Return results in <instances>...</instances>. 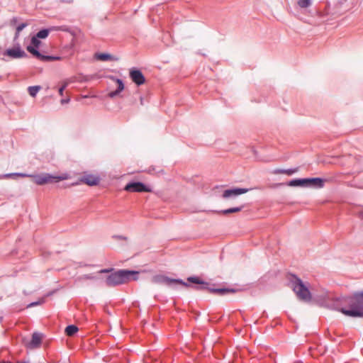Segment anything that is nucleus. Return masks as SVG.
<instances>
[{
    "mask_svg": "<svg viewBox=\"0 0 363 363\" xmlns=\"http://www.w3.org/2000/svg\"><path fill=\"white\" fill-rule=\"evenodd\" d=\"M315 13L318 15L319 16H322L321 13L318 11H315Z\"/></svg>",
    "mask_w": 363,
    "mask_h": 363,
    "instance_id": "obj_36",
    "label": "nucleus"
},
{
    "mask_svg": "<svg viewBox=\"0 0 363 363\" xmlns=\"http://www.w3.org/2000/svg\"><path fill=\"white\" fill-rule=\"evenodd\" d=\"M51 30L69 31V28L66 26H55L50 28H43L40 30L35 35L39 39H45Z\"/></svg>",
    "mask_w": 363,
    "mask_h": 363,
    "instance_id": "obj_12",
    "label": "nucleus"
},
{
    "mask_svg": "<svg viewBox=\"0 0 363 363\" xmlns=\"http://www.w3.org/2000/svg\"><path fill=\"white\" fill-rule=\"evenodd\" d=\"M2 320H3V318L0 317V323L2 321Z\"/></svg>",
    "mask_w": 363,
    "mask_h": 363,
    "instance_id": "obj_40",
    "label": "nucleus"
},
{
    "mask_svg": "<svg viewBox=\"0 0 363 363\" xmlns=\"http://www.w3.org/2000/svg\"><path fill=\"white\" fill-rule=\"evenodd\" d=\"M17 175L15 173H9V174H2V175H0V179H9V178H15L16 177Z\"/></svg>",
    "mask_w": 363,
    "mask_h": 363,
    "instance_id": "obj_24",
    "label": "nucleus"
},
{
    "mask_svg": "<svg viewBox=\"0 0 363 363\" xmlns=\"http://www.w3.org/2000/svg\"><path fill=\"white\" fill-rule=\"evenodd\" d=\"M19 36H20V31H17L16 30V32L14 33V36H13V45H15V43H18V40Z\"/></svg>",
    "mask_w": 363,
    "mask_h": 363,
    "instance_id": "obj_27",
    "label": "nucleus"
},
{
    "mask_svg": "<svg viewBox=\"0 0 363 363\" xmlns=\"http://www.w3.org/2000/svg\"><path fill=\"white\" fill-rule=\"evenodd\" d=\"M343 298L344 297L336 298L327 303L326 306L328 308L335 310L342 313V309H346L344 307L345 304L344 303Z\"/></svg>",
    "mask_w": 363,
    "mask_h": 363,
    "instance_id": "obj_14",
    "label": "nucleus"
},
{
    "mask_svg": "<svg viewBox=\"0 0 363 363\" xmlns=\"http://www.w3.org/2000/svg\"><path fill=\"white\" fill-rule=\"evenodd\" d=\"M298 168H294V169H285L284 174L287 175H292L295 172L298 171Z\"/></svg>",
    "mask_w": 363,
    "mask_h": 363,
    "instance_id": "obj_26",
    "label": "nucleus"
},
{
    "mask_svg": "<svg viewBox=\"0 0 363 363\" xmlns=\"http://www.w3.org/2000/svg\"><path fill=\"white\" fill-rule=\"evenodd\" d=\"M250 189H245V188H233V189H225L223 192V198L228 199V198H234L236 197L240 194L247 193Z\"/></svg>",
    "mask_w": 363,
    "mask_h": 363,
    "instance_id": "obj_13",
    "label": "nucleus"
},
{
    "mask_svg": "<svg viewBox=\"0 0 363 363\" xmlns=\"http://www.w3.org/2000/svg\"><path fill=\"white\" fill-rule=\"evenodd\" d=\"M33 182L38 185H43L50 183H56L66 179L62 176H52L48 173L33 175Z\"/></svg>",
    "mask_w": 363,
    "mask_h": 363,
    "instance_id": "obj_6",
    "label": "nucleus"
},
{
    "mask_svg": "<svg viewBox=\"0 0 363 363\" xmlns=\"http://www.w3.org/2000/svg\"><path fill=\"white\" fill-rule=\"evenodd\" d=\"M4 56H7L11 59H19L28 57L27 53L22 50L19 43H15L13 48L6 49L2 52Z\"/></svg>",
    "mask_w": 363,
    "mask_h": 363,
    "instance_id": "obj_7",
    "label": "nucleus"
},
{
    "mask_svg": "<svg viewBox=\"0 0 363 363\" xmlns=\"http://www.w3.org/2000/svg\"><path fill=\"white\" fill-rule=\"evenodd\" d=\"M140 104L142 105L143 104V97H140Z\"/></svg>",
    "mask_w": 363,
    "mask_h": 363,
    "instance_id": "obj_38",
    "label": "nucleus"
},
{
    "mask_svg": "<svg viewBox=\"0 0 363 363\" xmlns=\"http://www.w3.org/2000/svg\"><path fill=\"white\" fill-rule=\"evenodd\" d=\"M99 274H108L104 280L108 287H115L138 279V272L130 269H118L114 268L102 269Z\"/></svg>",
    "mask_w": 363,
    "mask_h": 363,
    "instance_id": "obj_2",
    "label": "nucleus"
},
{
    "mask_svg": "<svg viewBox=\"0 0 363 363\" xmlns=\"http://www.w3.org/2000/svg\"><path fill=\"white\" fill-rule=\"evenodd\" d=\"M95 57L96 60L104 62L112 61L115 59L112 55L106 52L96 53L95 55Z\"/></svg>",
    "mask_w": 363,
    "mask_h": 363,
    "instance_id": "obj_17",
    "label": "nucleus"
},
{
    "mask_svg": "<svg viewBox=\"0 0 363 363\" xmlns=\"http://www.w3.org/2000/svg\"><path fill=\"white\" fill-rule=\"evenodd\" d=\"M69 101V99H63L61 100V104H67Z\"/></svg>",
    "mask_w": 363,
    "mask_h": 363,
    "instance_id": "obj_34",
    "label": "nucleus"
},
{
    "mask_svg": "<svg viewBox=\"0 0 363 363\" xmlns=\"http://www.w3.org/2000/svg\"><path fill=\"white\" fill-rule=\"evenodd\" d=\"M40 44V40L34 35L30 39V44L26 48L27 51L36 59L41 56L42 54L38 50Z\"/></svg>",
    "mask_w": 363,
    "mask_h": 363,
    "instance_id": "obj_9",
    "label": "nucleus"
},
{
    "mask_svg": "<svg viewBox=\"0 0 363 363\" xmlns=\"http://www.w3.org/2000/svg\"><path fill=\"white\" fill-rule=\"evenodd\" d=\"M79 330L78 328L75 325H69L65 328V334L67 336H73Z\"/></svg>",
    "mask_w": 363,
    "mask_h": 363,
    "instance_id": "obj_19",
    "label": "nucleus"
},
{
    "mask_svg": "<svg viewBox=\"0 0 363 363\" xmlns=\"http://www.w3.org/2000/svg\"><path fill=\"white\" fill-rule=\"evenodd\" d=\"M124 190L128 192H152V189L141 182H128L125 186Z\"/></svg>",
    "mask_w": 363,
    "mask_h": 363,
    "instance_id": "obj_8",
    "label": "nucleus"
},
{
    "mask_svg": "<svg viewBox=\"0 0 363 363\" xmlns=\"http://www.w3.org/2000/svg\"><path fill=\"white\" fill-rule=\"evenodd\" d=\"M61 57L59 56H54V55H45L41 54V56H40L38 60L43 61V62H51V61H55L60 60Z\"/></svg>",
    "mask_w": 363,
    "mask_h": 363,
    "instance_id": "obj_18",
    "label": "nucleus"
},
{
    "mask_svg": "<svg viewBox=\"0 0 363 363\" xmlns=\"http://www.w3.org/2000/svg\"><path fill=\"white\" fill-rule=\"evenodd\" d=\"M289 281L291 286L296 294L297 298L304 302H309L311 300V293L308 287L296 274H290Z\"/></svg>",
    "mask_w": 363,
    "mask_h": 363,
    "instance_id": "obj_4",
    "label": "nucleus"
},
{
    "mask_svg": "<svg viewBox=\"0 0 363 363\" xmlns=\"http://www.w3.org/2000/svg\"><path fill=\"white\" fill-rule=\"evenodd\" d=\"M116 238H118V239H121V240H126L127 239L126 237L123 236V235H118V236H116Z\"/></svg>",
    "mask_w": 363,
    "mask_h": 363,
    "instance_id": "obj_35",
    "label": "nucleus"
},
{
    "mask_svg": "<svg viewBox=\"0 0 363 363\" xmlns=\"http://www.w3.org/2000/svg\"><path fill=\"white\" fill-rule=\"evenodd\" d=\"M325 180L319 177L294 179L289 182L290 186H314L322 188L324 186Z\"/></svg>",
    "mask_w": 363,
    "mask_h": 363,
    "instance_id": "obj_5",
    "label": "nucleus"
},
{
    "mask_svg": "<svg viewBox=\"0 0 363 363\" xmlns=\"http://www.w3.org/2000/svg\"><path fill=\"white\" fill-rule=\"evenodd\" d=\"M110 79L116 86V89L114 91H110L108 94V97L113 99L116 96H118L120 93L124 89L125 85L123 80L121 79L111 77Z\"/></svg>",
    "mask_w": 363,
    "mask_h": 363,
    "instance_id": "obj_11",
    "label": "nucleus"
},
{
    "mask_svg": "<svg viewBox=\"0 0 363 363\" xmlns=\"http://www.w3.org/2000/svg\"><path fill=\"white\" fill-rule=\"evenodd\" d=\"M284 169H277L274 170V174H284Z\"/></svg>",
    "mask_w": 363,
    "mask_h": 363,
    "instance_id": "obj_32",
    "label": "nucleus"
},
{
    "mask_svg": "<svg viewBox=\"0 0 363 363\" xmlns=\"http://www.w3.org/2000/svg\"><path fill=\"white\" fill-rule=\"evenodd\" d=\"M17 363H30L28 361H18Z\"/></svg>",
    "mask_w": 363,
    "mask_h": 363,
    "instance_id": "obj_37",
    "label": "nucleus"
},
{
    "mask_svg": "<svg viewBox=\"0 0 363 363\" xmlns=\"http://www.w3.org/2000/svg\"><path fill=\"white\" fill-rule=\"evenodd\" d=\"M343 301L349 308L342 309V314L352 318H363V291L355 292L350 296H344Z\"/></svg>",
    "mask_w": 363,
    "mask_h": 363,
    "instance_id": "obj_3",
    "label": "nucleus"
},
{
    "mask_svg": "<svg viewBox=\"0 0 363 363\" xmlns=\"http://www.w3.org/2000/svg\"><path fill=\"white\" fill-rule=\"evenodd\" d=\"M66 87H67V84L65 83V84H64L62 86H60V87L59 88L58 92H59V94H60V96H63V94H64V91H65V89H66Z\"/></svg>",
    "mask_w": 363,
    "mask_h": 363,
    "instance_id": "obj_28",
    "label": "nucleus"
},
{
    "mask_svg": "<svg viewBox=\"0 0 363 363\" xmlns=\"http://www.w3.org/2000/svg\"><path fill=\"white\" fill-rule=\"evenodd\" d=\"M28 26V23H21V24H19V25H18L16 26V30L17 31H20V33H21Z\"/></svg>",
    "mask_w": 363,
    "mask_h": 363,
    "instance_id": "obj_25",
    "label": "nucleus"
},
{
    "mask_svg": "<svg viewBox=\"0 0 363 363\" xmlns=\"http://www.w3.org/2000/svg\"><path fill=\"white\" fill-rule=\"evenodd\" d=\"M42 89L41 86L40 85H35V86H30L28 88V94L32 97H35L38 92Z\"/></svg>",
    "mask_w": 363,
    "mask_h": 363,
    "instance_id": "obj_21",
    "label": "nucleus"
},
{
    "mask_svg": "<svg viewBox=\"0 0 363 363\" xmlns=\"http://www.w3.org/2000/svg\"><path fill=\"white\" fill-rule=\"evenodd\" d=\"M61 3H66V4H72L73 3L74 0H60Z\"/></svg>",
    "mask_w": 363,
    "mask_h": 363,
    "instance_id": "obj_33",
    "label": "nucleus"
},
{
    "mask_svg": "<svg viewBox=\"0 0 363 363\" xmlns=\"http://www.w3.org/2000/svg\"><path fill=\"white\" fill-rule=\"evenodd\" d=\"M79 184V182H76V183H72V184H70V186H74V185H77Z\"/></svg>",
    "mask_w": 363,
    "mask_h": 363,
    "instance_id": "obj_39",
    "label": "nucleus"
},
{
    "mask_svg": "<svg viewBox=\"0 0 363 363\" xmlns=\"http://www.w3.org/2000/svg\"><path fill=\"white\" fill-rule=\"evenodd\" d=\"M244 207H245V206L242 205L240 206L233 207V208H228L225 210H223V211H220L219 213H223L224 215H227V214L233 213H237V212L241 211L244 208Z\"/></svg>",
    "mask_w": 363,
    "mask_h": 363,
    "instance_id": "obj_20",
    "label": "nucleus"
},
{
    "mask_svg": "<svg viewBox=\"0 0 363 363\" xmlns=\"http://www.w3.org/2000/svg\"><path fill=\"white\" fill-rule=\"evenodd\" d=\"M298 6L301 9H307L311 6V0H298L297 2Z\"/></svg>",
    "mask_w": 363,
    "mask_h": 363,
    "instance_id": "obj_23",
    "label": "nucleus"
},
{
    "mask_svg": "<svg viewBox=\"0 0 363 363\" xmlns=\"http://www.w3.org/2000/svg\"><path fill=\"white\" fill-rule=\"evenodd\" d=\"M43 301H34V302H32L30 303H29L28 306H27V308H31V307H33V306H38V305H40L41 303H43Z\"/></svg>",
    "mask_w": 363,
    "mask_h": 363,
    "instance_id": "obj_29",
    "label": "nucleus"
},
{
    "mask_svg": "<svg viewBox=\"0 0 363 363\" xmlns=\"http://www.w3.org/2000/svg\"><path fill=\"white\" fill-rule=\"evenodd\" d=\"M17 22H18V18L17 17H13L10 21V26H14L16 25Z\"/></svg>",
    "mask_w": 363,
    "mask_h": 363,
    "instance_id": "obj_30",
    "label": "nucleus"
},
{
    "mask_svg": "<svg viewBox=\"0 0 363 363\" xmlns=\"http://www.w3.org/2000/svg\"><path fill=\"white\" fill-rule=\"evenodd\" d=\"M129 76L131 80L138 86L143 84L145 82L144 74L140 69L137 68L130 69Z\"/></svg>",
    "mask_w": 363,
    "mask_h": 363,
    "instance_id": "obj_10",
    "label": "nucleus"
},
{
    "mask_svg": "<svg viewBox=\"0 0 363 363\" xmlns=\"http://www.w3.org/2000/svg\"><path fill=\"white\" fill-rule=\"evenodd\" d=\"M152 281L156 284H164L171 288H175L177 285H182L196 291H208L211 294L218 296H225L230 293L235 294L242 290L240 288H215V284H211L197 276L189 277L187 278L188 282H185L181 279H173L164 275L158 274L153 277Z\"/></svg>",
    "mask_w": 363,
    "mask_h": 363,
    "instance_id": "obj_1",
    "label": "nucleus"
},
{
    "mask_svg": "<svg viewBox=\"0 0 363 363\" xmlns=\"http://www.w3.org/2000/svg\"><path fill=\"white\" fill-rule=\"evenodd\" d=\"M17 177H32L33 175H30V174H26V173H18V172H16Z\"/></svg>",
    "mask_w": 363,
    "mask_h": 363,
    "instance_id": "obj_31",
    "label": "nucleus"
},
{
    "mask_svg": "<svg viewBox=\"0 0 363 363\" xmlns=\"http://www.w3.org/2000/svg\"><path fill=\"white\" fill-rule=\"evenodd\" d=\"M98 279H99V277L96 275H95L94 274H83L78 277V280L79 281H83L84 280H96Z\"/></svg>",
    "mask_w": 363,
    "mask_h": 363,
    "instance_id": "obj_22",
    "label": "nucleus"
},
{
    "mask_svg": "<svg viewBox=\"0 0 363 363\" xmlns=\"http://www.w3.org/2000/svg\"><path fill=\"white\" fill-rule=\"evenodd\" d=\"M79 182L86 184L90 186H93L98 185L100 179L98 177L93 174H84L79 178Z\"/></svg>",
    "mask_w": 363,
    "mask_h": 363,
    "instance_id": "obj_15",
    "label": "nucleus"
},
{
    "mask_svg": "<svg viewBox=\"0 0 363 363\" xmlns=\"http://www.w3.org/2000/svg\"><path fill=\"white\" fill-rule=\"evenodd\" d=\"M362 219H363V212L362 213Z\"/></svg>",
    "mask_w": 363,
    "mask_h": 363,
    "instance_id": "obj_41",
    "label": "nucleus"
},
{
    "mask_svg": "<svg viewBox=\"0 0 363 363\" xmlns=\"http://www.w3.org/2000/svg\"><path fill=\"white\" fill-rule=\"evenodd\" d=\"M42 342V335L40 333H34L32 335L31 340L28 343V347L33 349L38 347Z\"/></svg>",
    "mask_w": 363,
    "mask_h": 363,
    "instance_id": "obj_16",
    "label": "nucleus"
}]
</instances>
